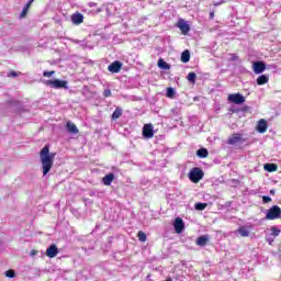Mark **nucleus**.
<instances>
[{
    "label": "nucleus",
    "mask_w": 281,
    "mask_h": 281,
    "mask_svg": "<svg viewBox=\"0 0 281 281\" xmlns=\"http://www.w3.org/2000/svg\"><path fill=\"white\" fill-rule=\"evenodd\" d=\"M104 186H111L113 181H115V175L114 173H108L102 179Z\"/></svg>",
    "instance_id": "obj_16"
},
{
    "label": "nucleus",
    "mask_w": 281,
    "mask_h": 281,
    "mask_svg": "<svg viewBox=\"0 0 281 281\" xmlns=\"http://www.w3.org/2000/svg\"><path fill=\"white\" fill-rule=\"evenodd\" d=\"M258 133H267V121L261 119L257 125Z\"/></svg>",
    "instance_id": "obj_18"
},
{
    "label": "nucleus",
    "mask_w": 281,
    "mask_h": 281,
    "mask_svg": "<svg viewBox=\"0 0 281 281\" xmlns=\"http://www.w3.org/2000/svg\"><path fill=\"white\" fill-rule=\"evenodd\" d=\"M66 128L68 133H71L72 135H78V126L74 124L72 122H67Z\"/></svg>",
    "instance_id": "obj_17"
},
{
    "label": "nucleus",
    "mask_w": 281,
    "mask_h": 281,
    "mask_svg": "<svg viewBox=\"0 0 281 281\" xmlns=\"http://www.w3.org/2000/svg\"><path fill=\"white\" fill-rule=\"evenodd\" d=\"M175 88H167V98H175Z\"/></svg>",
    "instance_id": "obj_30"
},
{
    "label": "nucleus",
    "mask_w": 281,
    "mask_h": 281,
    "mask_svg": "<svg viewBox=\"0 0 281 281\" xmlns=\"http://www.w3.org/2000/svg\"><path fill=\"white\" fill-rule=\"evenodd\" d=\"M90 8H94V5H98L95 2H90L89 3Z\"/></svg>",
    "instance_id": "obj_37"
},
{
    "label": "nucleus",
    "mask_w": 281,
    "mask_h": 281,
    "mask_svg": "<svg viewBox=\"0 0 281 281\" xmlns=\"http://www.w3.org/2000/svg\"><path fill=\"white\" fill-rule=\"evenodd\" d=\"M37 254H38V251L33 249V250H31V254H30V255H31L32 257H34V256H36Z\"/></svg>",
    "instance_id": "obj_36"
},
{
    "label": "nucleus",
    "mask_w": 281,
    "mask_h": 281,
    "mask_svg": "<svg viewBox=\"0 0 281 281\" xmlns=\"http://www.w3.org/2000/svg\"><path fill=\"white\" fill-rule=\"evenodd\" d=\"M209 241H210V235H203L198 237L196 245L198 247H205V245H207Z\"/></svg>",
    "instance_id": "obj_14"
},
{
    "label": "nucleus",
    "mask_w": 281,
    "mask_h": 281,
    "mask_svg": "<svg viewBox=\"0 0 281 281\" xmlns=\"http://www.w3.org/2000/svg\"><path fill=\"white\" fill-rule=\"evenodd\" d=\"M267 82H269V76L267 75H261L257 78V85L259 86L267 85Z\"/></svg>",
    "instance_id": "obj_21"
},
{
    "label": "nucleus",
    "mask_w": 281,
    "mask_h": 281,
    "mask_svg": "<svg viewBox=\"0 0 281 281\" xmlns=\"http://www.w3.org/2000/svg\"><path fill=\"white\" fill-rule=\"evenodd\" d=\"M44 85L50 87V89H69L68 82L60 79L46 80L44 81Z\"/></svg>",
    "instance_id": "obj_2"
},
{
    "label": "nucleus",
    "mask_w": 281,
    "mask_h": 281,
    "mask_svg": "<svg viewBox=\"0 0 281 281\" xmlns=\"http://www.w3.org/2000/svg\"><path fill=\"white\" fill-rule=\"evenodd\" d=\"M54 74H56V71H54V70L44 71L43 76H44V78H52V76H54Z\"/></svg>",
    "instance_id": "obj_32"
},
{
    "label": "nucleus",
    "mask_w": 281,
    "mask_h": 281,
    "mask_svg": "<svg viewBox=\"0 0 281 281\" xmlns=\"http://www.w3.org/2000/svg\"><path fill=\"white\" fill-rule=\"evenodd\" d=\"M280 228H278V226H272L270 227L268 234L266 235V240L269 245H273V241L276 240V238H278V236H280Z\"/></svg>",
    "instance_id": "obj_5"
},
{
    "label": "nucleus",
    "mask_w": 281,
    "mask_h": 281,
    "mask_svg": "<svg viewBox=\"0 0 281 281\" xmlns=\"http://www.w3.org/2000/svg\"><path fill=\"white\" fill-rule=\"evenodd\" d=\"M198 157H200L201 159H205V157H207V155H210V153L207 151L206 148H200L196 151Z\"/></svg>",
    "instance_id": "obj_23"
},
{
    "label": "nucleus",
    "mask_w": 281,
    "mask_h": 281,
    "mask_svg": "<svg viewBox=\"0 0 281 281\" xmlns=\"http://www.w3.org/2000/svg\"><path fill=\"white\" fill-rule=\"evenodd\" d=\"M158 67L160 69H165V70L170 69V65L168 63H166L164 59L158 60Z\"/></svg>",
    "instance_id": "obj_25"
},
{
    "label": "nucleus",
    "mask_w": 281,
    "mask_h": 281,
    "mask_svg": "<svg viewBox=\"0 0 281 281\" xmlns=\"http://www.w3.org/2000/svg\"><path fill=\"white\" fill-rule=\"evenodd\" d=\"M263 203H271V198L269 195H265L262 198Z\"/></svg>",
    "instance_id": "obj_35"
},
{
    "label": "nucleus",
    "mask_w": 281,
    "mask_h": 281,
    "mask_svg": "<svg viewBox=\"0 0 281 281\" xmlns=\"http://www.w3.org/2000/svg\"><path fill=\"white\" fill-rule=\"evenodd\" d=\"M255 74H262L265 69H267V66L263 61H256L252 65Z\"/></svg>",
    "instance_id": "obj_13"
},
{
    "label": "nucleus",
    "mask_w": 281,
    "mask_h": 281,
    "mask_svg": "<svg viewBox=\"0 0 281 281\" xmlns=\"http://www.w3.org/2000/svg\"><path fill=\"white\" fill-rule=\"evenodd\" d=\"M205 207H207V203H195V210H199L200 212H203V210H205Z\"/></svg>",
    "instance_id": "obj_28"
},
{
    "label": "nucleus",
    "mask_w": 281,
    "mask_h": 281,
    "mask_svg": "<svg viewBox=\"0 0 281 281\" xmlns=\"http://www.w3.org/2000/svg\"><path fill=\"white\" fill-rule=\"evenodd\" d=\"M138 240H140V243H146V233L138 232Z\"/></svg>",
    "instance_id": "obj_31"
},
{
    "label": "nucleus",
    "mask_w": 281,
    "mask_h": 281,
    "mask_svg": "<svg viewBox=\"0 0 281 281\" xmlns=\"http://www.w3.org/2000/svg\"><path fill=\"white\" fill-rule=\"evenodd\" d=\"M46 256L47 258H56L58 256V246L56 244L50 245L46 249Z\"/></svg>",
    "instance_id": "obj_10"
},
{
    "label": "nucleus",
    "mask_w": 281,
    "mask_h": 281,
    "mask_svg": "<svg viewBox=\"0 0 281 281\" xmlns=\"http://www.w3.org/2000/svg\"><path fill=\"white\" fill-rule=\"evenodd\" d=\"M187 80L189 82H192V83L196 82V74L195 72H189L188 77H187Z\"/></svg>",
    "instance_id": "obj_27"
},
{
    "label": "nucleus",
    "mask_w": 281,
    "mask_h": 281,
    "mask_svg": "<svg viewBox=\"0 0 281 281\" xmlns=\"http://www.w3.org/2000/svg\"><path fill=\"white\" fill-rule=\"evenodd\" d=\"M173 227L177 234H182L183 229H186V223L181 217H177L173 222Z\"/></svg>",
    "instance_id": "obj_7"
},
{
    "label": "nucleus",
    "mask_w": 281,
    "mask_h": 281,
    "mask_svg": "<svg viewBox=\"0 0 281 281\" xmlns=\"http://www.w3.org/2000/svg\"><path fill=\"white\" fill-rule=\"evenodd\" d=\"M122 117V109L116 108L112 114V120H120Z\"/></svg>",
    "instance_id": "obj_26"
},
{
    "label": "nucleus",
    "mask_w": 281,
    "mask_h": 281,
    "mask_svg": "<svg viewBox=\"0 0 281 281\" xmlns=\"http://www.w3.org/2000/svg\"><path fill=\"white\" fill-rule=\"evenodd\" d=\"M143 136L146 139H150L155 136V132L153 130V124H145L143 127Z\"/></svg>",
    "instance_id": "obj_8"
},
{
    "label": "nucleus",
    "mask_w": 281,
    "mask_h": 281,
    "mask_svg": "<svg viewBox=\"0 0 281 281\" xmlns=\"http://www.w3.org/2000/svg\"><path fill=\"white\" fill-rule=\"evenodd\" d=\"M178 27L181 30L182 34H188V32H190V25L183 20L178 22Z\"/></svg>",
    "instance_id": "obj_15"
},
{
    "label": "nucleus",
    "mask_w": 281,
    "mask_h": 281,
    "mask_svg": "<svg viewBox=\"0 0 281 281\" xmlns=\"http://www.w3.org/2000/svg\"><path fill=\"white\" fill-rule=\"evenodd\" d=\"M4 276L7 278H15L16 277V272H14V270H8L4 272Z\"/></svg>",
    "instance_id": "obj_29"
},
{
    "label": "nucleus",
    "mask_w": 281,
    "mask_h": 281,
    "mask_svg": "<svg viewBox=\"0 0 281 281\" xmlns=\"http://www.w3.org/2000/svg\"><path fill=\"white\" fill-rule=\"evenodd\" d=\"M32 3H34V0H29L27 3L24 5L20 16L21 19H24V16H27V11L30 10Z\"/></svg>",
    "instance_id": "obj_19"
},
{
    "label": "nucleus",
    "mask_w": 281,
    "mask_h": 281,
    "mask_svg": "<svg viewBox=\"0 0 281 281\" xmlns=\"http://www.w3.org/2000/svg\"><path fill=\"white\" fill-rule=\"evenodd\" d=\"M228 101L233 102V104H244L245 97L240 93H233L228 95Z\"/></svg>",
    "instance_id": "obj_6"
},
{
    "label": "nucleus",
    "mask_w": 281,
    "mask_h": 281,
    "mask_svg": "<svg viewBox=\"0 0 281 281\" xmlns=\"http://www.w3.org/2000/svg\"><path fill=\"white\" fill-rule=\"evenodd\" d=\"M181 63H190V50H183L182 52Z\"/></svg>",
    "instance_id": "obj_24"
},
{
    "label": "nucleus",
    "mask_w": 281,
    "mask_h": 281,
    "mask_svg": "<svg viewBox=\"0 0 281 281\" xmlns=\"http://www.w3.org/2000/svg\"><path fill=\"white\" fill-rule=\"evenodd\" d=\"M85 21V15L82 13H75L71 15V23L74 25H80Z\"/></svg>",
    "instance_id": "obj_11"
},
{
    "label": "nucleus",
    "mask_w": 281,
    "mask_h": 281,
    "mask_svg": "<svg viewBox=\"0 0 281 281\" xmlns=\"http://www.w3.org/2000/svg\"><path fill=\"white\" fill-rule=\"evenodd\" d=\"M265 170H267V172H276V170H278V165L276 164H266L263 166Z\"/></svg>",
    "instance_id": "obj_22"
},
{
    "label": "nucleus",
    "mask_w": 281,
    "mask_h": 281,
    "mask_svg": "<svg viewBox=\"0 0 281 281\" xmlns=\"http://www.w3.org/2000/svg\"><path fill=\"white\" fill-rule=\"evenodd\" d=\"M103 95H104L105 98H111V95H112L111 89H105V90L103 91Z\"/></svg>",
    "instance_id": "obj_34"
},
{
    "label": "nucleus",
    "mask_w": 281,
    "mask_h": 281,
    "mask_svg": "<svg viewBox=\"0 0 281 281\" xmlns=\"http://www.w3.org/2000/svg\"><path fill=\"white\" fill-rule=\"evenodd\" d=\"M203 176H204L203 170H201V168L199 167L191 169L189 172V179L190 181H192V183H199V181L203 179Z\"/></svg>",
    "instance_id": "obj_3"
},
{
    "label": "nucleus",
    "mask_w": 281,
    "mask_h": 281,
    "mask_svg": "<svg viewBox=\"0 0 281 281\" xmlns=\"http://www.w3.org/2000/svg\"><path fill=\"white\" fill-rule=\"evenodd\" d=\"M281 215V209L278 205H273L267 211L266 220L267 221H276L280 218Z\"/></svg>",
    "instance_id": "obj_4"
},
{
    "label": "nucleus",
    "mask_w": 281,
    "mask_h": 281,
    "mask_svg": "<svg viewBox=\"0 0 281 281\" xmlns=\"http://www.w3.org/2000/svg\"><path fill=\"white\" fill-rule=\"evenodd\" d=\"M120 69H122V63L120 61H114L112 63L109 67H108V70L111 72V74H120Z\"/></svg>",
    "instance_id": "obj_12"
},
{
    "label": "nucleus",
    "mask_w": 281,
    "mask_h": 281,
    "mask_svg": "<svg viewBox=\"0 0 281 281\" xmlns=\"http://www.w3.org/2000/svg\"><path fill=\"white\" fill-rule=\"evenodd\" d=\"M56 157V154L49 153V145H46L42 148L40 151V159L42 164V172L45 176L52 170L54 166V158Z\"/></svg>",
    "instance_id": "obj_1"
},
{
    "label": "nucleus",
    "mask_w": 281,
    "mask_h": 281,
    "mask_svg": "<svg viewBox=\"0 0 281 281\" xmlns=\"http://www.w3.org/2000/svg\"><path fill=\"white\" fill-rule=\"evenodd\" d=\"M236 234H239L243 236V238H247L250 234V232L247 229L246 226H240L237 231Z\"/></svg>",
    "instance_id": "obj_20"
},
{
    "label": "nucleus",
    "mask_w": 281,
    "mask_h": 281,
    "mask_svg": "<svg viewBox=\"0 0 281 281\" xmlns=\"http://www.w3.org/2000/svg\"><path fill=\"white\" fill-rule=\"evenodd\" d=\"M227 144L229 146H236L237 144H243V136L240 134H233L228 137Z\"/></svg>",
    "instance_id": "obj_9"
},
{
    "label": "nucleus",
    "mask_w": 281,
    "mask_h": 281,
    "mask_svg": "<svg viewBox=\"0 0 281 281\" xmlns=\"http://www.w3.org/2000/svg\"><path fill=\"white\" fill-rule=\"evenodd\" d=\"M210 19H214V12L210 13Z\"/></svg>",
    "instance_id": "obj_38"
},
{
    "label": "nucleus",
    "mask_w": 281,
    "mask_h": 281,
    "mask_svg": "<svg viewBox=\"0 0 281 281\" xmlns=\"http://www.w3.org/2000/svg\"><path fill=\"white\" fill-rule=\"evenodd\" d=\"M16 76H19V72L11 70L8 72V78H16Z\"/></svg>",
    "instance_id": "obj_33"
}]
</instances>
